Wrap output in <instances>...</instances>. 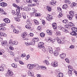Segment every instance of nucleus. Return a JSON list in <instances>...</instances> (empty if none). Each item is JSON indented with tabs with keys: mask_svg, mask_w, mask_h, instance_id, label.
Segmentation results:
<instances>
[{
	"mask_svg": "<svg viewBox=\"0 0 77 77\" xmlns=\"http://www.w3.org/2000/svg\"><path fill=\"white\" fill-rule=\"evenodd\" d=\"M25 44L26 46H29V45H31V44L28 43V42H26L25 43Z\"/></svg>",
	"mask_w": 77,
	"mask_h": 77,
	"instance_id": "60",
	"label": "nucleus"
},
{
	"mask_svg": "<svg viewBox=\"0 0 77 77\" xmlns=\"http://www.w3.org/2000/svg\"><path fill=\"white\" fill-rule=\"evenodd\" d=\"M9 45L10 46H14V43L11 40H10L9 41Z\"/></svg>",
	"mask_w": 77,
	"mask_h": 77,
	"instance_id": "19",
	"label": "nucleus"
},
{
	"mask_svg": "<svg viewBox=\"0 0 77 77\" xmlns=\"http://www.w3.org/2000/svg\"><path fill=\"white\" fill-rule=\"evenodd\" d=\"M70 34L71 35H72L73 36H75L76 38L77 37V34L75 32L72 31V32H71Z\"/></svg>",
	"mask_w": 77,
	"mask_h": 77,
	"instance_id": "9",
	"label": "nucleus"
},
{
	"mask_svg": "<svg viewBox=\"0 0 77 77\" xmlns=\"http://www.w3.org/2000/svg\"><path fill=\"white\" fill-rule=\"evenodd\" d=\"M26 23L28 25H32V23L30 22V20H27L26 21Z\"/></svg>",
	"mask_w": 77,
	"mask_h": 77,
	"instance_id": "24",
	"label": "nucleus"
},
{
	"mask_svg": "<svg viewBox=\"0 0 77 77\" xmlns=\"http://www.w3.org/2000/svg\"><path fill=\"white\" fill-rule=\"evenodd\" d=\"M26 2L29 4H32V0H26Z\"/></svg>",
	"mask_w": 77,
	"mask_h": 77,
	"instance_id": "35",
	"label": "nucleus"
},
{
	"mask_svg": "<svg viewBox=\"0 0 77 77\" xmlns=\"http://www.w3.org/2000/svg\"><path fill=\"white\" fill-rule=\"evenodd\" d=\"M47 9L48 10V11H51V8L49 6H47Z\"/></svg>",
	"mask_w": 77,
	"mask_h": 77,
	"instance_id": "39",
	"label": "nucleus"
},
{
	"mask_svg": "<svg viewBox=\"0 0 77 77\" xmlns=\"http://www.w3.org/2000/svg\"><path fill=\"white\" fill-rule=\"evenodd\" d=\"M65 56H66V54L63 53L60 55V57L62 59H63L64 58H65Z\"/></svg>",
	"mask_w": 77,
	"mask_h": 77,
	"instance_id": "11",
	"label": "nucleus"
},
{
	"mask_svg": "<svg viewBox=\"0 0 77 77\" xmlns=\"http://www.w3.org/2000/svg\"><path fill=\"white\" fill-rule=\"evenodd\" d=\"M4 70V69H3V67L0 66V71H3Z\"/></svg>",
	"mask_w": 77,
	"mask_h": 77,
	"instance_id": "62",
	"label": "nucleus"
},
{
	"mask_svg": "<svg viewBox=\"0 0 77 77\" xmlns=\"http://www.w3.org/2000/svg\"><path fill=\"white\" fill-rule=\"evenodd\" d=\"M17 16H15V17H18L19 18H21V14L20 13H18V14H17Z\"/></svg>",
	"mask_w": 77,
	"mask_h": 77,
	"instance_id": "46",
	"label": "nucleus"
},
{
	"mask_svg": "<svg viewBox=\"0 0 77 77\" xmlns=\"http://www.w3.org/2000/svg\"><path fill=\"white\" fill-rule=\"evenodd\" d=\"M68 8V5L66 4H64L62 7L63 9H66V8Z\"/></svg>",
	"mask_w": 77,
	"mask_h": 77,
	"instance_id": "25",
	"label": "nucleus"
},
{
	"mask_svg": "<svg viewBox=\"0 0 77 77\" xmlns=\"http://www.w3.org/2000/svg\"><path fill=\"white\" fill-rule=\"evenodd\" d=\"M34 67H35V69H37V70H39V69H40V67H39V66L38 65V64H34Z\"/></svg>",
	"mask_w": 77,
	"mask_h": 77,
	"instance_id": "8",
	"label": "nucleus"
},
{
	"mask_svg": "<svg viewBox=\"0 0 77 77\" xmlns=\"http://www.w3.org/2000/svg\"><path fill=\"white\" fill-rule=\"evenodd\" d=\"M46 32L49 35H52V31H50V30H47L46 31Z\"/></svg>",
	"mask_w": 77,
	"mask_h": 77,
	"instance_id": "26",
	"label": "nucleus"
},
{
	"mask_svg": "<svg viewBox=\"0 0 77 77\" xmlns=\"http://www.w3.org/2000/svg\"><path fill=\"white\" fill-rule=\"evenodd\" d=\"M34 23H35V24L36 25H38L39 24V21H38L37 20H34Z\"/></svg>",
	"mask_w": 77,
	"mask_h": 77,
	"instance_id": "29",
	"label": "nucleus"
},
{
	"mask_svg": "<svg viewBox=\"0 0 77 77\" xmlns=\"http://www.w3.org/2000/svg\"><path fill=\"white\" fill-rule=\"evenodd\" d=\"M0 6L2 7H5L7 6V4L5 2H1L0 3Z\"/></svg>",
	"mask_w": 77,
	"mask_h": 77,
	"instance_id": "10",
	"label": "nucleus"
},
{
	"mask_svg": "<svg viewBox=\"0 0 77 77\" xmlns=\"http://www.w3.org/2000/svg\"><path fill=\"white\" fill-rule=\"evenodd\" d=\"M13 32L14 33H18L19 32V31H18V30H16L15 29H14L13 30Z\"/></svg>",
	"mask_w": 77,
	"mask_h": 77,
	"instance_id": "45",
	"label": "nucleus"
},
{
	"mask_svg": "<svg viewBox=\"0 0 77 77\" xmlns=\"http://www.w3.org/2000/svg\"><path fill=\"white\" fill-rule=\"evenodd\" d=\"M37 30L39 31H41V27L40 26H38L37 28Z\"/></svg>",
	"mask_w": 77,
	"mask_h": 77,
	"instance_id": "59",
	"label": "nucleus"
},
{
	"mask_svg": "<svg viewBox=\"0 0 77 77\" xmlns=\"http://www.w3.org/2000/svg\"><path fill=\"white\" fill-rule=\"evenodd\" d=\"M20 9H17L16 10V11L17 12V13H18V14H20Z\"/></svg>",
	"mask_w": 77,
	"mask_h": 77,
	"instance_id": "64",
	"label": "nucleus"
},
{
	"mask_svg": "<svg viewBox=\"0 0 77 77\" xmlns=\"http://www.w3.org/2000/svg\"><path fill=\"white\" fill-rule=\"evenodd\" d=\"M1 44L3 46H5V45H7V41H3L2 42Z\"/></svg>",
	"mask_w": 77,
	"mask_h": 77,
	"instance_id": "16",
	"label": "nucleus"
},
{
	"mask_svg": "<svg viewBox=\"0 0 77 77\" xmlns=\"http://www.w3.org/2000/svg\"><path fill=\"white\" fill-rule=\"evenodd\" d=\"M52 26L54 29H57V24H56V23H53L52 24Z\"/></svg>",
	"mask_w": 77,
	"mask_h": 77,
	"instance_id": "17",
	"label": "nucleus"
},
{
	"mask_svg": "<svg viewBox=\"0 0 77 77\" xmlns=\"http://www.w3.org/2000/svg\"><path fill=\"white\" fill-rule=\"evenodd\" d=\"M48 49L49 51V53L51 54H52V53H53V49H52L51 47H49Z\"/></svg>",
	"mask_w": 77,
	"mask_h": 77,
	"instance_id": "15",
	"label": "nucleus"
},
{
	"mask_svg": "<svg viewBox=\"0 0 77 77\" xmlns=\"http://www.w3.org/2000/svg\"><path fill=\"white\" fill-rule=\"evenodd\" d=\"M63 23L64 24H68V20H64L63 21Z\"/></svg>",
	"mask_w": 77,
	"mask_h": 77,
	"instance_id": "41",
	"label": "nucleus"
},
{
	"mask_svg": "<svg viewBox=\"0 0 77 77\" xmlns=\"http://www.w3.org/2000/svg\"><path fill=\"white\" fill-rule=\"evenodd\" d=\"M28 74L29 75H30V76H32L33 75L30 71H29L28 72Z\"/></svg>",
	"mask_w": 77,
	"mask_h": 77,
	"instance_id": "42",
	"label": "nucleus"
},
{
	"mask_svg": "<svg viewBox=\"0 0 77 77\" xmlns=\"http://www.w3.org/2000/svg\"><path fill=\"white\" fill-rule=\"evenodd\" d=\"M58 75L60 77H62L63 76V73H59L58 74Z\"/></svg>",
	"mask_w": 77,
	"mask_h": 77,
	"instance_id": "58",
	"label": "nucleus"
},
{
	"mask_svg": "<svg viewBox=\"0 0 77 77\" xmlns=\"http://www.w3.org/2000/svg\"><path fill=\"white\" fill-rule=\"evenodd\" d=\"M22 16L24 19H26V14L25 13H23Z\"/></svg>",
	"mask_w": 77,
	"mask_h": 77,
	"instance_id": "52",
	"label": "nucleus"
},
{
	"mask_svg": "<svg viewBox=\"0 0 77 77\" xmlns=\"http://www.w3.org/2000/svg\"><path fill=\"white\" fill-rule=\"evenodd\" d=\"M38 48H44L43 42H40L38 43Z\"/></svg>",
	"mask_w": 77,
	"mask_h": 77,
	"instance_id": "3",
	"label": "nucleus"
},
{
	"mask_svg": "<svg viewBox=\"0 0 77 77\" xmlns=\"http://www.w3.org/2000/svg\"><path fill=\"white\" fill-rule=\"evenodd\" d=\"M13 45H17L18 44V41L17 40H15L13 42Z\"/></svg>",
	"mask_w": 77,
	"mask_h": 77,
	"instance_id": "30",
	"label": "nucleus"
},
{
	"mask_svg": "<svg viewBox=\"0 0 77 77\" xmlns=\"http://www.w3.org/2000/svg\"><path fill=\"white\" fill-rule=\"evenodd\" d=\"M31 10L32 11L33 14H35V12H36V10L34 8H32Z\"/></svg>",
	"mask_w": 77,
	"mask_h": 77,
	"instance_id": "34",
	"label": "nucleus"
},
{
	"mask_svg": "<svg viewBox=\"0 0 77 77\" xmlns=\"http://www.w3.org/2000/svg\"><path fill=\"white\" fill-rule=\"evenodd\" d=\"M9 48L11 51L14 50V48L13 47H12V46H10Z\"/></svg>",
	"mask_w": 77,
	"mask_h": 77,
	"instance_id": "54",
	"label": "nucleus"
},
{
	"mask_svg": "<svg viewBox=\"0 0 77 77\" xmlns=\"http://www.w3.org/2000/svg\"><path fill=\"white\" fill-rule=\"evenodd\" d=\"M63 16V14L61 13H60L58 15V18H61V17H62Z\"/></svg>",
	"mask_w": 77,
	"mask_h": 77,
	"instance_id": "40",
	"label": "nucleus"
},
{
	"mask_svg": "<svg viewBox=\"0 0 77 77\" xmlns=\"http://www.w3.org/2000/svg\"><path fill=\"white\" fill-rule=\"evenodd\" d=\"M9 54H11V56H13L14 55V52L11 51H9Z\"/></svg>",
	"mask_w": 77,
	"mask_h": 77,
	"instance_id": "49",
	"label": "nucleus"
},
{
	"mask_svg": "<svg viewBox=\"0 0 77 77\" xmlns=\"http://www.w3.org/2000/svg\"><path fill=\"white\" fill-rule=\"evenodd\" d=\"M4 21H5L6 23H9L10 22H11V21H10V20L8 18H6L5 19L3 20Z\"/></svg>",
	"mask_w": 77,
	"mask_h": 77,
	"instance_id": "13",
	"label": "nucleus"
},
{
	"mask_svg": "<svg viewBox=\"0 0 77 77\" xmlns=\"http://www.w3.org/2000/svg\"><path fill=\"white\" fill-rule=\"evenodd\" d=\"M57 9L58 12H60V13L62 12V9H61L60 7H57Z\"/></svg>",
	"mask_w": 77,
	"mask_h": 77,
	"instance_id": "36",
	"label": "nucleus"
},
{
	"mask_svg": "<svg viewBox=\"0 0 77 77\" xmlns=\"http://www.w3.org/2000/svg\"><path fill=\"white\" fill-rule=\"evenodd\" d=\"M71 30L72 31H73L75 32H77V28L74 27H72L71 28Z\"/></svg>",
	"mask_w": 77,
	"mask_h": 77,
	"instance_id": "14",
	"label": "nucleus"
},
{
	"mask_svg": "<svg viewBox=\"0 0 77 77\" xmlns=\"http://www.w3.org/2000/svg\"><path fill=\"white\" fill-rule=\"evenodd\" d=\"M27 67L29 69H32L35 67V65L34 64H28L27 66Z\"/></svg>",
	"mask_w": 77,
	"mask_h": 77,
	"instance_id": "4",
	"label": "nucleus"
},
{
	"mask_svg": "<svg viewBox=\"0 0 77 77\" xmlns=\"http://www.w3.org/2000/svg\"><path fill=\"white\" fill-rule=\"evenodd\" d=\"M56 35L57 36H60V32L57 31L56 33Z\"/></svg>",
	"mask_w": 77,
	"mask_h": 77,
	"instance_id": "44",
	"label": "nucleus"
},
{
	"mask_svg": "<svg viewBox=\"0 0 77 77\" xmlns=\"http://www.w3.org/2000/svg\"><path fill=\"white\" fill-rule=\"evenodd\" d=\"M27 34L25 32H23L22 35V36L23 38H25L26 37Z\"/></svg>",
	"mask_w": 77,
	"mask_h": 77,
	"instance_id": "22",
	"label": "nucleus"
},
{
	"mask_svg": "<svg viewBox=\"0 0 77 77\" xmlns=\"http://www.w3.org/2000/svg\"><path fill=\"white\" fill-rule=\"evenodd\" d=\"M41 68L42 69H47V67L45 66H41Z\"/></svg>",
	"mask_w": 77,
	"mask_h": 77,
	"instance_id": "56",
	"label": "nucleus"
},
{
	"mask_svg": "<svg viewBox=\"0 0 77 77\" xmlns=\"http://www.w3.org/2000/svg\"><path fill=\"white\" fill-rule=\"evenodd\" d=\"M32 41L34 42H38V41H39V38H32Z\"/></svg>",
	"mask_w": 77,
	"mask_h": 77,
	"instance_id": "20",
	"label": "nucleus"
},
{
	"mask_svg": "<svg viewBox=\"0 0 77 77\" xmlns=\"http://www.w3.org/2000/svg\"><path fill=\"white\" fill-rule=\"evenodd\" d=\"M60 30H62L63 32H64L65 33H68V31L67 30L65 29V28L63 27L60 28Z\"/></svg>",
	"mask_w": 77,
	"mask_h": 77,
	"instance_id": "7",
	"label": "nucleus"
},
{
	"mask_svg": "<svg viewBox=\"0 0 77 77\" xmlns=\"http://www.w3.org/2000/svg\"><path fill=\"white\" fill-rule=\"evenodd\" d=\"M43 62L46 63V65H49V62H48V61H47L46 60L44 61Z\"/></svg>",
	"mask_w": 77,
	"mask_h": 77,
	"instance_id": "50",
	"label": "nucleus"
},
{
	"mask_svg": "<svg viewBox=\"0 0 77 77\" xmlns=\"http://www.w3.org/2000/svg\"><path fill=\"white\" fill-rule=\"evenodd\" d=\"M5 53V51L3 49L0 50V55H2L3 53Z\"/></svg>",
	"mask_w": 77,
	"mask_h": 77,
	"instance_id": "38",
	"label": "nucleus"
},
{
	"mask_svg": "<svg viewBox=\"0 0 77 77\" xmlns=\"http://www.w3.org/2000/svg\"><path fill=\"white\" fill-rule=\"evenodd\" d=\"M74 16V12L71 11H69V15L67 16V17L70 20H71Z\"/></svg>",
	"mask_w": 77,
	"mask_h": 77,
	"instance_id": "1",
	"label": "nucleus"
},
{
	"mask_svg": "<svg viewBox=\"0 0 77 77\" xmlns=\"http://www.w3.org/2000/svg\"><path fill=\"white\" fill-rule=\"evenodd\" d=\"M69 48L71 49H74V45H71L69 46Z\"/></svg>",
	"mask_w": 77,
	"mask_h": 77,
	"instance_id": "57",
	"label": "nucleus"
},
{
	"mask_svg": "<svg viewBox=\"0 0 77 77\" xmlns=\"http://www.w3.org/2000/svg\"><path fill=\"white\" fill-rule=\"evenodd\" d=\"M30 26L29 25H27L25 26V27L27 29H30L31 27H30Z\"/></svg>",
	"mask_w": 77,
	"mask_h": 77,
	"instance_id": "33",
	"label": "nucleus"
},
{
	"mask_svg": "<svg viewBox=\"0 0 77 77\" xmlns=\"http://www.w3.org/2000/svg\"><path fill=\"white\" fill-rule=\"evenodd\" d=\"M56 2L51 1L50 3V4L51 5L54 6L55 5H56Z\"/></svg>",
	"mask_w": 77,
	"mask_h": 77,
	"instance_id": "21",
	"label": "nucleus"
},
{
	"mask_svg": "<svg viewBox=\"0 0 77 77\" xmlns=\"http://www.w3.org/2000/svg\"><path fill=\"white\" fill-rule=\"evenodd\" d=\"M3 11V9L0 8V12L1 13V14H5V11Z\"/></svg>",
	"mask_w": 77,
	"mask_h": 77,
	"instance_id": "31",
	"label": "nucleus"
},
{
	"mask_svg": "<svg viewBox=\"0 0 77 77\" xmlns=\"http://www.w3.org/2000/svg\"><path fill=\"white\" fill-rule=\"evenodd\" d=\"M69 25L71 26H74L75 25L72 22H69Z\"/></svg>",
	"mask_w": 77,
	"mask_h": 77,
	"instance_id": "43",
	"label": "nucleus"
},
{
	"mask_svg": "<svg viewBox=\"0 0 77 77\" xmlns=\"http://www.w3.org/2000/svg\"><path fill=\"white\" fill-rule=\"evenodd\" d=\"M7 74L9 75H14V73L12 72V71L11 70H8V71L7 72Z\"/></svg>",
	"mask_w": 77,
	"mask_h": 77,
	"instance_id": "5",
	"label": "nucleus"
},
{
	"mask_svg": "<svg viewBox=\"0 0 77 77\" xmlns=\"http://www.w3.org/2000/svg\"><path fill=\"white\" fill-rule=\"evenodd\" d=\"M11 29L14 30V29H15V27H14V26H13V25H11Z\"/></svg>",
	"mask_w": 77,
	"mask_h": 77,
	"instance_id": "63",
	"label": "nucleus"
},
{
	"mask_svg": "<svg viewBox=\"0 0 77 77\" xmlns=\"http://www.w3.org/2000/svg\"><path fill=\"white\" fill-rule=\"evenodd\" d=\"M46 19L48 21H50L49 20H52L53 19V17L51 15L48 14V17H46Z\"/></svg>",
	"mask_w": 77,
	"mask_h": 77,
	"instance_id": "6",
	"label": "nucleus"
},
{
	"mask_svg": "<svg viewBox=\"0 0 77 77\" xmlns=\"http://www.w3.org/2000/svg\"><path fill=\"white\" fill-rule=\"evenodd\" d=\"M72 71H71V70H69L68 71V74L69 75V76H71L72 75Z\"/></svg>",
	"mask_w": 77,
	"mask_h": 77,
	"instance_id": "32",
	"label": "nucleus"
},
{
	"mask_svg": "<svg viewBox=\"0 0 77 77\" xmlns=\"http://www.w3.org/2000/svg\"><path fill=\"white\" fill-rule=\"evenodd\" d=\"M24 11H30V8H29L28 7H25L24 8Z\"/></svg>",
	"mask_w": 77,
	"mask_h": 77,
	"instance_id": "23",
	"label": "nucleus"
},
{
	"mask_svg": "<svg viewBox=\"0 0 77 77\" xmlns=\"http://www.w3.org/2000/svg\"><path fill=\"white\" fill-rule=\"evenodd\" d=\"M12 14L14 15V16H17V13L15 11H12Z\"/></svg>",
	"mask_w": 77,
	"mask_h": 77,
	"instance_id": "48",
	"label": "nucleus"
},
{
	"mask_svg": "<svg viewBox=\"0 0 77 77\" xmlns=\"http://www.w3.org/2000/svg\"><path fill=\"white\" fill-rule=\"evenodd\" d=\"M76 3L75 2L72 3L71 4V6H72V7H74V6H76Z\"/></svg>",
	"mask_w": 77,
	"mask_h": 77,
	"instance_id": "37",
	"label": "nucleus"
},
{
	"mask_svg": "<svg viewBox=\"0 0 77 77\" xmlns=\"http://www.w3.org/2000/svg\"><path fill=\"white\" fill-rule=\"evenodd\" d=\"M51 66H53L54 67H57L58 66V64H57V61H54L52 62L51 63Z\"/></svg>",
	"mask_w": 77,
	"mask_h": 77,
	"instance_id": "2",
	"label": "nucleus"
},
{
	"mask_svg": "<svg viewBox=\"0 0 77 77\" xmlns=\"http://www.w3.org/2000/svg\"><path fill=\"white\" fill-rule=\"evenodd\" d=\"M26 54H23L21 55V57H26Z\"/></svg>",
	"mask_w": 77,
	"mask_h": 77,
	"instance_id": "61",
	"label": "nucleus"
},
{
	"mask_svg": "<svg viewBox=\"0 0 77 77\" xmlns=\"http://www.w3.org/2000/svg\"><path fill=\"white\" fill-rule=\"evenodd\" d=\"M13 6L14 7H17V8L18 9H20V7H18V6L17 5L15 4H13Z\"/></svg>",
	"mask_w": 77,
	"mask_h": 77,
	"instance_id": "47",
	"label": "nucleus"
},
{
	"mask_svg": "<svg viewBox=\"0 0 77 77\" xmlns=\"http://www.w3.org/2000/svg\"><path fill=\"white\" fill-rule=\"evenodd\" d=\"M14 19L15 21H17L18 22H19V21H20V19L18 17H17V16L14 17Z\"/></svg>",
	"mask_w": 77,
	"mask_h": 77,
	"instance_id": "28",
	"label": "nucleus"
},
{
	"mask_svg": "<svg viewBox=\"0 0 77 77\" xmlns=\"http://www.w3.org/2000/svg\"><path fill=\"white\" fill-rule=\"evenodd\" d=\"M40 15H41V14L39 13H36L35 14V17H39Z\"/></svg>",
	"mask_w": 77,
	"mask_h": 77,
	"instance_id": "51",
	"label": "nucleus"
},
{
	"mask_svg": "<svg viewBox=\"0 0 77 77\" xmlns=\"http://www.w3.org/2000/svg\"><path fill=\"white\" fill-rule=\"evenodd\" d=\"M54 54L55 56H57L58 54H59V51L57 50H55L54 52Z\"/></svg>",
	"mask_w": 77,
	"mask_h": 77,
	"instance_id": "18",
	"label": "nucleus"
},
{
	"mask_svg": "<svg viewBox=\"0 0 77 77\" xmlns=\"http://www.w3.org/2000/svg\"><path fill=\"white\" fill-rule=\"evenodd\" d=\"M56 39L57 40L58 43L59 44H60L62 43V41H61V40L58 38V37H57L56 38Z\"/></svg>",
	"mask_w": 77,
	"mask_h": 77,
	"instance_id": "12",
	"label": "nucleus"
},
{
	"mask_svg": "<svg viewBox=\"0 0 77 77\" xmlns=\"http://www.w3.org/2000/svg\"><path fill=\"white\" fill-rule=\"evenodd\" d=\"M40 36L41 37H44L45 36V34L44 33H42L40 34Z\"/></svg>",
	"mask_w": 77,
	"mask_h": 77,
	"instance_id": "53",
	"label": "nucleus"
},
{
	"mask_svg": "<svg viewBox=\"0 0 77 77\" xmlns=\"http://www.w3.org/2000/svg\"><path fill=\"white\" fill-rule=\"evenodd\" d=\"M68 68L69 71H73V68H72V66L69 65L68 66Z\"/></svg>",
	"mask_w": 77,
	"mask_h": 77,
	"instance_id": "27",
	"label": "nucleus"
},
{
	"mask_svg": "<svg viewBox=\"0 0 77 77\" xmlns=\"http://www.w3.org/2000/svg\"><path fill=\"white\" fill-rule=\"evenodd\" d=\"M65 61H66L67 63H69L70 62L69 60V59L67 58L65 59Z\"/></svg>",
	"mask_w": 77,
	"mask_h": 77,
	"instance_id": "55",
	"label": "nucleus"
}]
</instances>
